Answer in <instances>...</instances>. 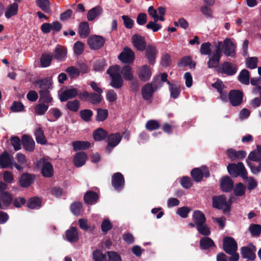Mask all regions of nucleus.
Listing matches in <instances>:
<instances>
[{"label":"nucleus","instance_id":"nucleus-1","mask_svg":"<svg viewBox=\"0 0 261 261\" xmlns=\"http://www.w3.org/2000/svg\"><path fill=\"white\" fill-rule=\"evenodd\" d=\"M221 42H219L218 45L216 46L213 55L208 58L207 66L208 68H216L219 73L224 74L227 76H233L236 74L238 69L237 64L229 61L224 62L219 66V64L222 56V50L220 48Z\"/></svg>","mask_w":261,"mask_h":261},{"label":"nucleus","instance_id":"nucleus-2","mask_svg":"<svg viewBox=\"0 0 261 261\" xmlns=\"http://www.w3.org/2000/svg\"><path fill=\"white\" fill-rule=\"evenodd\" d=\"M246 163L253 174H257L261 171V154L256 149L250 152Z\"/></svg>","mask_w":261,"mask_h":261},{"label":"nucleus","instance_id":"nucleus-3","mask_svg":"<svg viewBox=\"0 0 261 261\" xmlns=\"http://www.w3.org/2000/svg\"><path fill=\"white\" fill-rule=\"evenodd\" d=\"M227 169L228 172L232 177L240 176L244 179L248 178L247 172L242 162H238L237 164L230 163L228 165Z\"/></svg>","mask_w":261,"mask_h":261},{"label":"nucleus","instance_id":"nucleus-4","mask_svg":"<svg viewBox=\"0 0 261 261\" xmlns=\"http://www.w3.org/2000/svg\"><path fill=\"white\" fill-rule=\"evenodd\" d=\"M157 82L161 83L160 76L154 77L151 83L146 84L142 88L141 94L143 98L145 100H150L152 98L153 93L155 92V89L153 87V86L154 88H156Z\"/></svg>","mask_w":261,"mask_h":261},{"label":"nucleus","instance_id":"nucleus-5","mask_svg":"<svg viewBox=\"0 0 261 261\" xmlns=\"http://www.w3.org/2000/svg\"><path fill=\"white\" fill-rule=\"evenodd\" d=\"M79 98L82 101H88L90 103L95 106L100 103L102 100L101 94L94 92L90 93L86 90L79 93Z\"/></svg>","mask_w":261,"mask_h":261},{"label":"nucleus","instance_id":"nucleus-6","mask_svg":"<svg viewBox=\"0 0 261 261\" xmlns=\"http://www.w3.org/2000/svg\"><path fill=\"white\" fill-rule=\"evenodd\" d=\"M212 200L214 207L223 210L224 214H226L230 212V204L227 202L225 195L214 196L213 197Z\"/></svg>","mask_w":261,"mask_h":261},{"label":"nucleus","instance_id":"nucleus-7","mask_svg":"<svg viewBox=\"0 0 261 261\" xmlns=\"http://www.w3.org/2000/svg\"><path fill=\"white\" fill-rule=\"evenodd\" d=\"M36 165L38 168L41 169V174L43 177L50 178L54 175L53 165L44 158H41L37 161Z\"/></svg>","mask_w":261,"mask_h":261},{"label":"nucleus","instance_id":"nucleus-8","mask_svg":"<svg viewBox=\"0 0 261 261\" xmlns=\"http://www.w3.org/2000/svg\"><path fill=\"white\" fill-rule=\"evenodd\" d=\"M223 249L228 254L237 253L238 249L237 242L232 237H225L223 240Z\"/></svg>","mask_w":261,"mask_h":261},{"label":"nucleus","instance_id":"nucleus-9","mask_svg":"<svg viewBox=\"0 0 261 261\" xmlns=\"http://www.w3.org/2000/svg\"><path fill=\"white\" fill-rule=\"evenodd\" d=\"M256 248L252 243H250L247 246H243L240 249L242 257L251 261L256 258Z\"/></svg>","mask_w":261,"mask_h":261},{"label":"nucleus","instance_id":"nucleus-10","mask_svg":"<svg viewBox=\"0 0 261 261\" xmlns=\"http://www.w3.org/2000/svg\"><path fill=\"white\" fill-rule=\"evenodd\" d=\"M105 39L101 36L92 35L87 39V44L89 47L94 50L101 48L105 44Z\"/></svg>","mask_w":261,"mask_h":261},{"label":"nucleus","instance_id":"nucleus-11","mask_svg":"<svg viewBox=\"0 0 261 261\" xmlns=\"http://www.w3.org/2000/svg\"><path fill=\"white\" fill-rule=\"evenodd\" d=\"M244 93L239 90H231L228 93V100L233 107H237L243 102Z\"/></svg>","mask_w":261,"mask_h":261},{"label":"nucleus","instance_id":"nucleus-12","mask_svg":"<svg viewBox=\"0 0 261 261\" xmlns=\"http://www.w3.org/2000/svg\"><path fill=\"white\" fill-rule=\"evenodd\" d=\"M112 186L114 189L117 191H121L125 185V179L120 172H116L113 174L111 179Z\"/></svg>","mask_w":261,"mask_h":261},{"label":"nucleus","instance_id":"nucleus-13","mask_svg":"<svg viewBox=\"0 0 261 261\" xmlns=\"http://www.w3.org/2000/svg\"><path fill=\"white\" fill-rule=\"evenodd\" d=\"M118 58L122 63L132 64L135 59V54L130 48L125 47Z\"/></svg>","mask_w":261,"mask_h":261},{"label":"nucleus","instance_id":"nucleus-14","mask_svg":"<svg viewBox=\"0 0 261 261\" xmlns=\"http://www.w3.org/2000/svg\"><path fill=\"white\" fill-rule=\"evenodd\" d=\"M144 50L145 58L147 59L149 64L153 66L155 63L158 53L156 47L154 45L148 44Z\"/></svg>","mask_w":261,"mask_h":261},{"label":"nucleus","instance_id":"nucleus-15","mask_svg":"<svg viewBox=\"0 0 261 261\" xmlns=\"http://www.w3.org/2000/svg\"><path fill=\"white\" fill-rule=\"evenodd\" d=\"M221 46L222 45H221L220 48L225 56L232 57L235 56L236 46L230 39H225L223 41V44L222 48Z\"/></svg>","mask_w":261,"mask_h":261},{"label":"nucleus","instance_id":"nucleus-16","mask_svg":"<svg viewBox=\"0 0 261 261\" xmlns=\"http://www.w3.org/2000/svg\"><path fill=\"white\" fill-rule=\"evenodd\" d=\"M132 40L133 45L138 50L143 51L145 49L147 46L144 37L139 34H135L132 36Z\"/></svg>","mask_w":261,"mask_h":261},{"label":"nucleus","instance_id":"nucleus-17","mask_svg":"<svg viewBox=\"0 0 261 261\" xmlns=\"http://www.w3.org/2000/svg\"><path fill=\"white\" fill-rule=\"evenodd\" d=\"M35 176L33 174L24 173L21 174L19 179L20 186L23 188L30 187L34 181Z\"/></svg>","mask_w":261,"mask_h":261},{"label":"nucleus","instance_id":"nucleus-18","mask_svg":"<svg viewBox=\"0 0 261 261\" xmlns=\"http://www.w3.org/2000/svg\"><path fill=\"white\" fill-rule=\"evenodd\" d=\"M13 197L8 192H3L0 193V208L7 209L12 203Z\"/></svg>","mask_w":261,"mask_h":261},{"label":"nucleus","instance_id":"nucleus-19","mask_svg":"<svg viewBox=\"0 0 261 261\" xmlns=\"http://www.w3.org/2000/svg\"><path fill=\"white\" fill-rule=\"evenodd\" d=\"M108 145L107 146V150L109 151V152L115 146H116L121 141L122 137L120 133H117L115 134H111L108 135Z\"/></svg>","mask_w":261,"mask_h":261},{"label":"nucleus","instance_id":"nucleus-20","mask_svg":"<svg viewBox=\"0 0 261 261\" xmlns=\"http://www.w3.org/2000/svg\"><path fill=\"white\" fill-rule=\"evenodd\" d=\"M220 188L224 192H231L233 189V181L228 176H223L220 180Z\"/></svg>","mask_w":261,"mask_h":261},{"label":"nucleus","instance_id":"nucleus-21","mask_svg":"<svg viewBox=\"0 0 261 261\" xmlns=\"http://www.w3.org/2000/svg\"><path fill=\"white\" fill-rule=\"evenodd\" d=\"M138 75L142 82H147L151 77L152 73L151 69L147 65L141 66L137 71Z\"/></svg>","mask_w":261,"mask_h":261},{"label":"nucleus","instance_id":"nucleus-22","mask_svg":"<svg viewBox=\"0 0 261 261\" xmlns=\"http://www.w3.org/2000/svg\"><path fill=\"white\" fill-rule=\"evenodd\" d=\"M79 94L76 89H68L59 94V99L62 102L66 101L69 99L75 98L77 95L79 96Z\"/></svg>","mask_w":261,"mask_h":261},{"label":"nucleus","instance_id":"nucleus-23","mask_svg":"<svg viewBox=\"0 0 261 261\" xmlns=\"http://www.w3.org/2000/svg\"><path fill=\"white\" fill-rule=\"evenodd\" d=\"M226 152L228 158L231 161L242 160L246 157L247 154L246 152L244 150L236 151L232 148L227 149Z\"/></svg>","mask_w":261,"mask_h":261},{"label":"nucleus","instance_id":"nucleus-24","mask_svg":"<svg viewBox=\"0 0 261 261\" xmlns=\"http://www.w3.org/2000/svg\"><path fill=\"white\" fill-rule=\"evenodd\" d=\"M21 142L25 150L30 152L34 151L35 143L31 137L23 135L21 138Z\"/></svg>","mask_w":261,"mask_h":261},{"label":"nucleus","instance_id":"nucleus-25","mask_svg":"<svg viewBox=\"0 0 261 261\" xmlns=\"http://www.w3.org/2000/svg\"><path fill=\"white\" fill-rule=\"evenodd\" d=\"M35 86L40 90H50L52 89V84L49 77L36 80L33 82Z\"/></svg>","mask_w":261,"mask_h":261},{"label":"nucleus","instance_id":"nucleus-26","mask_svg":"<svg viewBox=\"0 0 261 261\" xmlns=\"http://www.w3.org/2000/svg\"><path fill=\"white\" fill-rule=\"evenodd\" d=\"M103 12V9L100 6H97L89 10L87 14L88 20L93 21L95 18L100 16Z\"/></svg>","mask_w":261,"mask_h":261},{"label":"nucleus","instance_id":"nucleus-27","mask_svg":"<svg viewBox=\"0 0 261 261\" xmlns=\"http://www.w3.org/2000/svg\"><path fill=\"white\" fill-rule=\"evenodd\" d=\"M99 199L98 194L94 191H88L84 195V200L88 204H93L97 202Z\"/></svg>","mask_w":261,"mask_h":261},{"label":"nucleus","instance_id":"nucleus-28","mask_svg":"<svg viewBox=\"0 0 261 261\" xmlns=\"http://www.w3.org/2000/svg\"><path fill=\"white\" fill-rule=\"evenodd\" d=\"M65 236L67 240L70 243L76 242L79 240V234L77 228L75 227H71L65 231Z\"/></svg>","mask_w":261,"mask_h":261},{"label":"nucleus","instance_id":"nucleus-29","mask_svg":"<svg viewBox=\"0 0 261 261\" xmlns=\"http://www.w3.org/2000/svg\"><path fill=\"white\" fill-rule=\"evenodd\" d=\"M192 219L196 226L206 223V218L205 215L200 211H194L192 215Z\"/></svg>","mask_w":261,"mask_h":261},{"label":"nucleus","instance_id":"nucleus-30","mask_svg":"<svg viewBox=\"0 0 261 261\" xmlns=\"http://www.w3.org/2000/svg\"><path fill=\"white\" fill-rule=\"evenodd\" d=\"M199 246L201 249L205 250L216 247L214 241L208 237H202L200 239Z\"/></svg>","mask_w":261,"mask_h":261},{"label":"nucleus","instance_id":"nucleus-31","mask_svg":"<svg viewBox=\"0 0 261 261\" xmlns=\"http://www.w3.org/2000/svg\"><path fill=\"white\" fill-rule=\"evenodd\" d=\"M110 85L114 88L120 89L123 85V77L120 74L112 75Z\"/></svg>","mask_w":261,"mask_h":261},{"label":"nucleus","instance_id":"nucleus-32","mask_svg":"<svg viewBox=\"0 0 261 261\" xmlns=\"http://www.w3.org/2000/svg\"><path fill=\"white\" fill-rule=\"evenodd\" d=\"M87 155L84 152H80L75 154L73 162L76 167H80L83 166L87 160Z\"/></svg>","mask_w":261,"mask_h":261},{"label":"nucleus","instance_id":"nucleus-33","mask_svg":"<svg viewBox=\"0 0 261 261\" xmlns=\"http://www.w3.org/2000/svg\"><path fill=\"white\" fill-rule=\"evenodd\" d=\"M11 164V156L7 151H4L0 154V167L2 168H7Z\"/></svg>","mask_w":261,"mask_h":261},{"label":"nucleus","instance_id":"nucleus-34","mask_svg":"<svg viewBox=\"0 0 261 261\" xmlns=\"http://www.w3.org/2000/svg\"><path fill=\"white\" fill-rule=\"evenodd\" d=\"M67 50L63 46L58 45L54 50V58L59 61H64L66 56Z\"/></svg>","mask_w":261,"mask_h":261},{"label":"nucleus","instance_id":"nucleus-35","mask_svg":"<svg viewBox=\"0 0 261 261\" xmlns=\"http://www.w3.org/2000/svg\"><path fill=\"white\" fill-rule=\"evenodd\" d=\"M90 33V30L89 23L86 21H84L79 24V34L82 38H87Z\"/></svg>","mask_w":261,"mask_h":261},{"label":"nucleus","instance_id":"nucleus-36","mask_svg":"<svg viewBox=\"0 0 261 261\" xmlns=\"http://www.w3.org/2000/svg\"><path fill=\"white\" fill-rule=\"evenodd\" d=\"M120 72L124 79L126 81L133 80L134 77L133 69L129 65L123 66L121 68Z\"/></svg>","mask_w":261,"mask_h":261},{"label":"nucleus","instance_id":"nucleus-37","mask_svg":"<svg viewBox=\"0 0 261 261\" xmlns=\"http://www.w3.org/2000/svg\"><path fill=\"white\" fill-rule=\"evenodd\" d=\"M108 135V132L101 128H98L94 131L93 136L95 141H101L105 140Z\"/></svg>","mask_w":261,"mask_h":261},{"label":"nucleus","instance_id":"nucleus-38","mask_svg":"<svg viewBox=\"0 0 261 261\" xmlns=\"http://www.w3.org/2000/svg\"><path fill=\"white\" fill-rule=\"evenodd\" d=\"M179 67H184L189 66L190 68H194L196 63L192 61V59L190 56H185L182 57L177 63Z\"/></svg>","mask_w":261,"mask_h":261},{"label":"nucleus","instance_id":"nucleus-39","mask_svg":"<svg viewBox=\"0 0 261 261\" xmlns=\"http://www.w3.org/2000/svg\"><path fill=\"white\" fill-rule=\"evenodd\" d=\"M36 5L46 13H50V3L49 0H36Z\"/></svg>","mask_w":261,"mask_h":261},{"label":"nucleus","instance_id":"nucleus-40","mask_svg":"<svg viewBox=\"0 0 261 261\" xmlns=\"http://www.w3.org/2000/svg\"><path fill=\"white\" fill-rule=\"evenodd\" d=\"M18 9V5L16 3H13L9 5L5 12V17L7 18H10L12 16L16 15L17 14Z\"/></svg>","mask_w":261,"mask_h":261},{"label":"nucleus","instance_id":"nucleus-41","mask_svg":"<svg viewBox=\"0 0 261 261\" xmlns=\"http://www.w3.org/2000/svg\"><path fill=\"white\" fill-rule=\"evenodd\" d=\"M36 141L37 143L45 145L47 143V140L44 134V131L41 127L37 128L35 132Z\"/></svg>","mask_w":261,"mask_h":261},{"label":"nucleus","instance_id":"nucleus-42","mask_svg":"<svg viewBox=\"0 0 261 261\" xmlns=\"http://www.w3.org/2000/svg\"><path fill=\"white\" fill-rule=\"evenodd\" d=\"M74 151L86 150L90 147V143L88 141H75L72 142Z\"/></svg>","mask_w":261,"mask_h":261},{"label":"nucleus","instance_id":"nucleus-43","mask_svg":"<svg viewBox=\"0 0 261 261\" xmlns=\"http://www.w3.org/2000/svg\"><path fill=\"white\" fill-rule=\"evenodd\" d=\"M42 200L40 198L33 197L28 200L27 206L30 209L39 208L41 207Z\"/></svg>","mask_w":261,"mask_h":261},{"label":"nucleus","instance_id":"nucleus-44","mask_svg":"<svg viewBox=\"0 0 261 261\" xmlns=\"http://www.w3.org/2000/svg\"><path fill=\"white\" fill-rule=\"evenodd\" d=\"M39 93L40 95L39 101L46 103H50L53 101L49 90H40Z\"/></svg>","mask_w":261,"mask_h":261},{"label":"nucleus","instance_id":"nucleus-45","mask_svg":"<svg viewBox=\"0 0 261 261\" xmlns=\"http://www.w3.org/2000/svg\"><path fill=\"white\" fill-rule=\"evenodd\" d=\"M191 175L195 182H199L203 178L202 170L199 168H195L191 170Z\"/></svg>","mask_w":261,"mask_h":261},{"label":"nucleus","instance_id":"nucleus-46","mask_svg":"<svg viewBox=\"0 0 261 261\" xmlns=\"http://www.w3.org/2000/svg\"><path fill=\"white\" fill-rule=\"evenodd\" d=\"M250 74L249 72L246 69H243L240 72L238 80L242 83L245 85H248L249 84Z\"/></svg>","mask_w":261,"mask_h":261},{"label":"nucleus","instance_id":"nucleus-47","mask_svg":"<svg viewBox=\"0 0 261 261\" xmlns=\"http://www.w3.org/2000/svg\"><path fill=\"white\" fill-rule=\"evenodd\" d=\"M53 56L51 54H43L40 58V65L42 67H47L51 63Z\"/></svg>","mask_w":261,"mask_h":261},{"label":"nucleus","instance_id":"nucleus-48","mask_svg":"<svg viewBox=\"0 0 261 261\" xmlns=\"http://www.w3.org/2000/svg\"><path fill=\"white\" fill-rule=\"evenodd\" d=\"M170 97L173 99L177 98L180 93V89L178 85L175 84H171L169 85Z\"/></svg>","mask_w":261,"mask_h":261},{"label":"nucleus","instance_id":"nucleus-49","mask_svg":"<svg viewBox=\"0 0 261 261\" xmlns=\"http://www.w3.org/2000/svg\"><path fill=\"white\" fill-rule=\"evenodd\" d=\"M93 115V113L92 111L89 109H84L80 111L81 118L86 122L91 121Z\"/></svg>","mask_w":261,"mask_h":261},{"label":"nucleus","instance_id":"nucleus-50","mask_svg":"<svg viewBox=\"0 0 261 261\" xmlns=\"http://www.w3.org/2000/svg\"><path fill=\"white\" fill-rule=\"evenodd\" d=\"M108 114V110L107 109L98 108L97 109L96 120L98 122L105 121L107 118Z\"/></svg>","mask_w":261,"mask_h":261},{"label":"nucleus","instance_id":"nucleus-51","mask_svg":"<svg viewBox=\"0 0 261 261\" xmlns=\"http://www.w3.org/2000/svg\"><path fill=\"white\" fill-rule=\"evenodd\" d=\"M80 104L78 100L68 101L66 103L67 108L70 111L76 112L79 111Z\"/></svg>","mask_w":261,"mask_h":261},{"label":"nucleus","instance_id":"nucleus-52","mask_svg":"<svg viewBox=\"0 0 261 261\" xmlns=\"http://www.w3.org/2000/svg\"><path fill=\"white\" fill-rule=\"evenodd\" d=\"M82 207L83 205L81 202H74L71 204L70 208L73 215L79 216L81 213Z\"/></svg>","mask_w":261,"mask_h":261},{"label":"nucleus","instance_id":"nucleus-53","mask_svg":"<svg viewBox=\"0 0 261 261\" xmlns=\"http://www.w3.org/2000/svg\"><path fill=\"white\" fill-rule=\"evenodd\" d=\"M246 187L242 182L237 184L233 189L234 194L236 196H242L244 195Z\"/></svg>","mask_w":261,"mask_h":261},{"label":"nucleus","instance_id":"nucleus-54","mask_svg":"<svg viewBox=\"0 0 261 261\" xmlns=\"http://www.w3.org/2000/svg\"><path fill=\"white\" fill-rule=\"evenodd\" d=\"M160 126V123L157 120L153 119L148 120L145 124L146 129L149 131L156 130Z\"/></svg>","mask_w":261,"mask_h":261},{"label":"nucleus","instance_id":"nucleus-55","mask_svg":"<svg viewBox=\"0 0 261 261\" xmlns=\"http://www.w3.org/2000/svg\"><path fill=\"white\" fill-rule=\"evenodd\" d=\"M211 44L208 42L202 43L200 49L201 54L203 55H208L209 58L211 57L213 54L211 55Z\"/></svg>","mask_w":261,"mask_h":261},{"label":"nucleus","instance_id":"nucleus-56","mask_svg":"<svg viewBox=\"0 0 261 261\" xmlns=\"http://www.w3.org/2000/svg\"><path fill=\"white\" fill-rule=\"evenodd\" d=\"M249 230L253 237H259L261 233V225L251 224L249 227Z\"/></svg>","mask_w":261,"mask_h":261},{"label":"nucleus","instance_id":"nucleus-57","mask_svg":"<svg viewBox=\"0 0 261 261\" xmlns=\"http://www.w3.org/2000/svg\"><path fill=\"white\" fill-rule=\"evenodd\" d=\"M48 108V106L45 103H38L35 107V111L38 115H42L45 114Z\"/></svg>","mask_w":261,"mask_h":261},{"label":"nucleus","instance_id":"nucleus-58","mask_svg":"<svg viewBox=\"0 0 261 261\" xmlns=\"http://www.w3.org/2000/svg\"><path fill=\"white\" fill-rule=\"evenodd\" d=\"M106 65V62L105 59H99L94 63L93 69L95 71H102L105 69Z\"/></svg>","mask_w":261,"mask_h":261},{"label":"nucleus","instance_id":"nucleus-59","mask_svg":"<svg viewBox=\"0 0 261 261\" xmlns=\"http://www.w3.org/2000/svg\"><path fill=\"white\" fill-rule=\"evenodd\" d=\"M198 232L204 236H208L211 234V230L206 223L196 226Z\"/></svg>","mask_w":261,"mask_h":261},{"label":"nucleus","instance_id":"nucleus-60","mask_svg":"<svg viewBox=\"0 0 261 261\" xmlns=\"http://www.w3.org/2000/svg\"><path fill=\"white\" fill-rule=\"evenodd\" d=\"M93 259L94 261L106 260V255L103 254L100 249H96L93 252Z\"/></svg>","mask_w":261,"mask_h":261},{"label":"nucleus","instance_id":"nucleus-61","mask_svg":"<svg viewBox=\"0 0 261 261\" xmlns=\"http://www.w3.org/2000/svg\"><path fill=\"white\" fill-rule=\"evenodd\" d=\"M258 58L256 57H249L246 60V66L250 69H253L257 67Z\"/></svg>","mask_w":261,"mask_h":261},{"label":"nucleus","instance_id":"nucleus-62","mask_svg":"<svg viewBox=\"0 0 261 261\" xmlns=\"http://www.w3.org/2000/svg\"><path fill=\"white\" fill-rule=\"evenodd\" d=\"M65 71L69 74L71 79L77 77L80 75V71L74 66H70L66 68Z\"/></svg>","mask_w":261,"mask_h":261},{"label":"nucleus","instance_id":"nucleus-63","mask_svg":"<svg viewBox=\"0 0 261 261\" xmlns=\"http://www.w3.org/2000/svg\"><path fill=\"white\" fill-rule=\"evenodd\" d=\"M180 182L181 186L185 189H189L193 185L192 179L188 176H184L182 177Z\"/></svg>","mask_w":261,"mask_h":261},{"label":"nucleus","instance_id":"nucleus-64","mask_svg":"<svg viewBox=\"0 0 261 261\" xmlns=\"http://www.w3.org/2000/svg\"><path fill=\"white\" fill-rule=\"evenodd\" d=\"M109 257V261H122L120 255L115 251H107L106 252Z\"/></svg>","mask_w":261,"mask_h":261}]
</instances>
